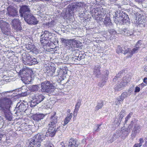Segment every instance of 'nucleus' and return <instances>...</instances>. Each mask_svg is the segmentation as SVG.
Returning a JSON list of instances; mask_svg holds the SVG:
<instances>
[{"instance_id": "nucleus-55", "label": "nucleus", "mask_w": 147, "mask_h": 147, "mask_svg": "<svg viewBox=\"0 0 147 147\" xmlns=\"http://www.w3.org/2000/svg\"><path fill=\"white\" fill-rule=\"evenodd\" d=\"M109 32L111 34V33H112L113 34H115L116 33V32L114 30L112 29L110 30Z\"/></svg>"}, {"instance_id": "nucleus-42", "label": "nucleus", "mask_w": 147, "mask_h": 147, "mask_svg": "<svg viewBox=\"0 0 147 147\" xmlns=\"http://www.w3.org/2000/svg\"><path fill=\"white\" fill-rule=\"evenodd\" d=\"M125 35H126L127 36H134V35L133 33L132 32H130L129 31L127 30V31H125Z\"/></svg>"}, {"instance_id": "nucleus-10", "label": "nucleus", "mask_w": 147, "mask_h": 147, "mask_svg": "<svg viewBox=\"0 0 147 147\" xmlns=\"http://www.w3.org/2000/svg\"><path fill=\"white\" fill-rule=\"evenodd\" d=\"M92 12L95 15V20L98 22L102 21L106 13L105 11L102 8L101 9L100 8L94 9L92 10Z\"/></svg>"}, {"instance_id": "nucleus-35", "label": "nucleus", "mask_w": 147, "mask_h": 147, "mask_svg": "<svg viewBox=\"0 0 147 147\" xmlns=\"http://www.w3.org/2000/svg\"><path fill=\"white\" fill-rule=\"evenodd\" d=\"M77 56H74L72 58H69L68 60L71 62L72 63H78V59L77 58Z\"/></svg>"}, {"instance_id": "nucleus-57", "label": "nucleus", "mask_w": 147, "mask_h": 147, "mask_svg": "<svg viewBox=\"0 0 147 147\" xmlns=\"http://www.w3.org/2000/svg\"><path fill=\"white\" fill-rule=\"evenodd\" d=\"M47 131V129L46 128H44L42 130V133H41V134L39 133L40 135L41 134H44V132H45ZM43 135H44L43 134Z\"/></svg>"}, {"instance_id": "nucleus-61", "label": "nucleus", "mask_w": 147, "mask_h": 147, "mask_svg": "<svg viewBox=\"0 0 147 147\" xmlns=\"http://www.w3.org/2000/svg\"><path fill=\"white\" fill-rule=\"evenodd\" d=\"M77 112L78 111H75L74 110V117H76V116L77 114Z\"/></svg>"}, {"instance_id": "nucleus-46", "label": "nucleus", "mask_w": 147, "mask_h": 147, "mask_svg": "<svg viewBox=\"0 0 147 147\" xmlns=\"http://www.w3.org/2000/svg\"><path fill=\"white\" fill-rule=\"evenodd\" d=\"M121 96L124 98H125L126 97L129 96L126 92H124L122 94Z\"/></svg>"}, {"instance_id": "nucleus-31", "label": "nucleus", "mask_w": 147, "mask_h": 147, "mask_svg": "<svg viewBox=\"0 0 147 147\" xmlns=\"http://www.w3.org/2000/svg\"><path fill=\"white\" fill-rule=\"evenodd\" d=\"M103 105V102L102 100H98L97 102V105L95 108V111H98L102 107Z\"/></svg>"}, {"instance_id": "nucleus-7", "label": "nucleus", "mask_w": 147, "mask_h": 147, "mask_svg": "<svg viewBox=\"0 0 147 147\" xmlns=\"http://www.w3.org/2000/svg\"><path fill=\"white\" fill-rule=\"evenodd\" d=\"M41 91L42 92H46L47 93L55 94V91L57 88L53 84L49 81H45L41 84Z\"/></svg>"}, {"instance_id": "nucleus-32", "label": "nucleus", "mask_w": 147, "mask_h": 147, "mask_svg": "<svg viewBox=\"0 0 147 147\" xmlns=\"http://www.w3.org/2000/svg\"><path fill=\"white\" fill-rule=\"evenodd\" d=\"M26 48L27 50L30 51L34 52V51H36V49L35 48V46L34 45L27 44L26 45Z\"/></svg>"}, {"instance_id": "nucleus-3", "label": "nucleus", "mask_w": 147, "mask_h": 147, "mask_svg": "<svg viewBox=\"0 0 147 147\" xmlns=\"http://www.w3.org/2000/svg\"><path fill=\"white\" fill-rule=\"evenodd\" d=\"M115 15L114 20L116 23L123 24H129V18L126 13L118 11L116 12Z\"/></svg>"}, {"instance_id": "nucleus-5", "label": "nucleus", "mask_w": 147, "mask_h": 147, "mask_svg": "<svg viewBox=\"0 0 147 147\" xmlns=\"http://www.w3.org/2000/svg\"><path fill=\"white\" fill-rule=\"evenodd\" d=\"M42 34L41 36L40 41L41 43L43 45L47 44V41L50 40L53 42L55 41V34L48 31H45L42 32Z\"/></svg>"}, {"instance_id": "nucleus-14", "label": "nucleus", "mask_w": 147, "mask_h": 147, "mask_svg": "<svg viewBox=\"0 0 147 147\" xmlns=\"http://www.w3.org/2000/svg\"><path fill=\"white\" fill-rule=\"evenodd\" d=\"M28 105L27 102L23 101L21 103H18L15 109L17 113L20 112H24L27 109Z\"/></svg>"}, {"instance_id": "nucleus-12", "label": "nucleus", "mask_w": 147, "mask_h": 147, "mask_svg": "<svg viewBox=\"0 0 147 147\" xmlns=\"http://www.w3.org/2000/svg\"><path fill=\"white\" fill-rule=\"evenodd\" d=\"M134 23L136 26L141 27H144L147 25L144 16L140 14L136 16Z\"/></svg>"}, {"instance_id": "nucleus-40", "label": "nucleus", "mask_w": 147, "mask_h": 147, "mask_svg": "<svg viewBox=\"0 0 147 147\" xmlns=\"http://www.w3.org/2000/svg\"><path fill=\"white\" fill-rule=\"evenodd\" d=\"M101 125L96 124L94 127L93 131L96 132H98L100 130Z\"/></svg>"}, {"instance_id": "nucleus-47", "label": "nucleus", "mask_w": 147, "mask_h": 147, "mask_svg": "<svg viewBox=\"0 0 147 147\" xmlns=\"http://www.w3.org/2000/svg\"><path fill=\"white\" fill-rule=\"evenodd\" d=\"M105 81H101L98 84V85L100 87H102L105 84Z\"/></svg>"}, {"instance_id": "nucleus-49", "label": "nucleus", "mask_w": 147, "mask_h": 147, "mask_svg": "<svg viewBox=\"0 0 147 147\" xmlns=\"http://www.w3.org/2000/svg\"><path fill=\"white\" fill-rule=\"evenodd\" d=\"M104 74L106 78L109 74V71L108 70H105L104 72Z\"/></svg>"}, {"instance_id": "nucleus-62", "label": "nucleus", "mask_w": 147, "mask_h": 147, "mask_svg": "<svg viewBox=\"0 0 147 147\" xmlns=\"http://www.w3.org/2000/svg\"><path fill=\"white\" fill-rule=\"evenodd\" d=\"M24 0H13V1L18 2H23Z\"/></svg>"}, {"instance_id": "nucleus-44", "label": "nucleus", "mask_w": 147, "mask_h": 147, "mask_svg": "<svg viewBox=\"0 0 147 147\" xmlns=\"http://www.w3.org/2000/svg\"><path fill=\"white\" fill-rule=\"evenodd\" d=\"M80 105L81 103L79 102H78L75 106V108L74 110L75 111H78Z\"/></svg>"}, {"instance_id": "nucleus-63", "label": "nucleus", "mask_w": 147, "mask_h": 147, "mask_svg": "<svg viewBox=\"0 0 147 147\" xmlns=\"http://www.w3.org/2000/svg\"><path fill=\"white\" fill-rule=\"evenodd\" d=\"M110 140V142H113V139L111 140Z\"/></svg>"}, {"instance_id": "nucleus-26", "label": "nucleus", "mask_w": 147, "mask_h": 147, "mask_svg": "<svg viewBox=\"0 0 147 147\" xmlns=\"http://www.w3.org/2000/svg\"><path fill=\"white\" fill-rule=\"evenodd\" d=\"M125 113V111L124 110H121V111L119 115V118L117 120H115V122L117 125H118L121 123V122L124 116Z\"/></svg>"}, {"instance_id": "nucleus-15", "label": "nucleus", "mask_w": 147, "mask_h": 147, "mask_svg": "<svg viewBox=\"0 0 147 147\" xmlns=\"http://www.w3.org/2000/svg\"><path fill=\"white\" fill-rule=\"evenodd\" d=\"M0 26L3 34L8 35L9 33L10 29L9 24L6 22L1 20L0 21Z\"/></svg>"}, {"instance_id": "nucleus-21", "label": "nucleus", "mask_w": 147, "mask_h": 147, "mask_svg": "<svg viewBox=\"0 0 147 147\" xmlns=\"http://www.w3.org/2000/svg\"><path fill=\"white\" fill-rule=\"evenodd\" d=\"M101 68L100 65H95L93 69V74L96 77H99L101 74L100 69Z\"/></svg>"}, {"instance_id": "nucleus-22", "label": "nucleus", "mask_w": 147, "mask_h": 147, "mask_svg": "<svg viewBox=\"0 0 147 147\" xmlns=\"http://www.w3.org/2000/svg\"><path fill=\"white\" fill-rule=\"evenodd\" d=\"M57 73L58 77L60 79L62 80L65 78L67 71L65 69H61L59 71H58Z\"/></svg>"}, {"instance_id": "nucleus-9", "label": "nucleus", "mask_w": 147, "mask_h": 147, "mask_svg": "<svg viewBox=\"0 0 147 147\" xmlns=\"http://www.w3.org/2000/svg\"><path fill=\"white\" fill-rule=\"evenodd\" d=\"M22 59L23 63L25 65H31L38 63V62L36 58L31 57L28 54H23Z\"/></svg>"}, {"instance_id": "nucleus-36", "label": "nucleus", "mask_w": 147, "mask_h": 147, "mask_svg": "<svg viewBox=\"0 0 147 147\" xmlns=\"http://www.w3.org/2000/svg\"><path fill=\"white\" fill-rule=\"evenodd\" d=\"M124 47H125L126 48H127L126 47H124L123 48H122L120 46H118L117 49V53H122L124 54V52L125 50L124 49Z\"/></svg>"}, {"instance_id": "nucleus-18", "label": "nucleus", "mask_w": 147, "mask_h": 147, "mask_svg": "<svg viewBox=\"0 0 147 147\" xmlns=\"http://www.w3.org/2000/svg\"><path fill=\"white\" fill-rule=\"evenodd\" d=\"M12 28L17 31H20L22 28L20 25V22L18 19H14L11 22Z\"/></svg>"}, {"instance_id": "nucleus-13", "label": "nucleus", "mask_w": 147, "mask_h": 147, "mask_svg": "<svg viewBox=\"0 0 147 147\" xmlns=\"http://www.w3.org/2000/svg\"><path fill=\"white\" fill-rule=\"evenodd\" d=\"M86 4L83 2H76L73 3L71 6L70 7V9L71 11H80L83 8H85Z\"/></svg>"}, {"instance_id": "nucleus-29", "label": "nucleus", "mask_w": 147, "mask_h": 147, "mask_svg": "<svg viewBox=\"0 0 147 147\" xmlns=\"http://www.w3.org/2000/svg\"><path fill=\"white\" fill-rule=\"evenodd\" d=\"M124 86L122 85L121 82H119L116 84L114 87V90L115 92H117L121 90Z\"/></svg>"}, {"instance_id": "nucleus-2", "label": "nucleus", "mask_w": 147, "mask_h": 147, "mask_svg": "<svg viewBox=\"0 0 147 147\" xmlns=\"http://www.w3.org/2000/svg\"><path fill=\"white\" fill-rule=\"evenodd\" d=\"M12 104V102L9 98H0V111L4 113L6 119L9 121L12 119V115L9 111V109Z\"/></svg>"}, {"instance_id": "nucleus-39", "label": "nucleus", "mask_w": 147, "mask_h": 147, "mask_svg": "<svg viewBox=\"0 0 147 147\" xmlns=\"http://www.w3.org/2000/svg\"><path fill=\"white\" fill-rule=\"evenodd\" d=\"M130 131L131 129L129 125L128 128H127L126 130H125V131H123L122 133L125 136H127L128 135L129 133L130 132Z\"/></svg>"}, {"instance_id": "nucleus-45", "label": "nucleus", "mask_w": 147, "mask_h": 147, "mask_svg": "<svg viewBox=\"0 0 147 147\" xmlns=\"http://www.w3.org/2000/svg\"><path fill=\"white\" fill-rule=\"evenodd\" d=\"M132 113L131 112L129 114L127 115V116L125 118V123H126V122L128 121V120L131 117L132 115Z\"/></svg>"}, {"instance_id": "nucleus-64", "label": "nucleus", "mask_w": 147, "mask_h": 147, "mask_svg": "<svg viewBox=\"0 0 147 147\" xmlns=\"http://www.w3.org/2000/svg\"><path fill=\"white\" fill-rule=\"evenodd\" d=\"M62 147H65L64 146H62Z\"/></svg>"}, {"instance_id": "nucleus-53", "label": "nucleus", "mask_w": 147, "mask_h": 147, "mask_svg": "<svg viewBox=\"0 0 147 147\" xmlns=\"http://www.w3.org/2000/svg\"><path fill=\"white\" fill-rule=\"evenodd\" d=\"M139 141L140 142L139 143L140 144H141V145H142V143L144 142V141L143 140V138H140V139Z\"/></svg>"}, {"instance_id": "nucleus-51", "label": "nucleus", "mask_w": 147, "mask_h": 147, "mask_svg": "<svg viewBox=\"0 0 147 147\" xmlns=\"http://www.w3.org/2000/svg\"><path fill=\"white\" fill-rule=\"evenodd\" d=\"M49 0H28V1L29 2H32L33 1H49Z\"/></svg>"}, {"instance_id": "nucleus-30", "label": "nucleus", "mask_w": 147, "mask_h": 147, "mask_svg": "<svg viewBox=\"0 0 147 147\" xmlns=\"http://www.w3.org/2000/svg\"><path fill=\"white\" fill-rule=\"evenodd\" d=\"M55 68L54 67L51 66L49 69H47V72L50 76H53L55 72Z\"/></svg>"}, {"instance_id": "nucleus-33", "label": "nucleus", "mask_w": 147, "mask_h": 147, "mask_svg": "<svg viewBox=\"0 0 147 147\" xmlns=\"http://www.w3.org/2000/svg\"><path fill=\"white\" fill-rule=\"evenodd\" d=\"M130 81V79L126 76L123 78V79L121 82L124 86L126 85Z\"/></svg>"}, {"instance_id": "nucleus-4", "label": "nucleus", "mask_w": 147, "mask_h": 147, "mask_svg": "<svg viewBox=\"0 0 147 147\" xmlns=\"http://www.w3.org/2000/svg\"><path fill=\"white\" fill-rule=\"evenodd\" d=\"M61 42L65 44L68 49H71L72 50H74L75 48L79 47L81 44L80 41L74 39L69 40L61 38Z\"/></svg>"}, {"instance_id": "nucleus-60", "label": "nucleus", "mask_w": 147, "mask_h": 147, "mask_svg": "<svg viewBox=\"0 0 147 147\" xmlns=\"http://www.w3.org/2000/svg\"><path fill=\"white\" fill-rule=\"evenodd\" d=\"M5 135V134H0V142H1V141L2 138L3 137V136H4Z\"/></svg>"}, {"instance_id": "nucleus-27", "label": "nucleus", "mask_w": 147, "mask_h": 147, "mask_svg": "<svg viewBox=\"0 0 147 147\" xmlns=\"http://www.w3.org/2000/svg\"><path fill=\"white\" fill-rule=\"evenodd\" d=\"M45 116L42 114L35 115L33 117V119L36 122H37L41 119H43Z\"/></svg>"}, {"instance_id": "nucleus-23", "label": "nucleus", "mask_w": 147, "mask_h": 147, "mask_svg": "<svg viewBox=\"0 0 147 147\" xmlns=\"http://www.w3.org/2000/svg\"><path fill=\"white\" fill-rule=\"evenodd\" d=\"M13 92V91H4L3 92L0 93V94L3 97H0L1 98H7L10 99L11 101H12V96L11 93Z\"/></svg>"}, {"instance_id": "nucleus-8", "label": "nucleus", "mask_w": 147, "mask_h": 147, "mask_svg": "<svg viewBox=\"0 0 147 147\" xmlns=\"http://www.w3.org/2000/svg\"><path fill=\"white\" fill-rule=\"evenodd\" d=\"M137 121L138 120L136 119H133L131 121L130 124L129 125L131 129L133 125H134L131 135V138L132 139H134L137 134L140 133L141 129L140 126L137 123Z\"/></svg>"}, {"instance_id": "nucleus-54", "label": "nucleus", "mask_w": 147, "mask_h": 147, "mask_svg": "<svg viewBox=\"0 0 147 147\" xmlns=\"http://www.w3.org/2000/svg\"><path fill=\"white\" fill-rule=\"evenodd\" d=\"M143 82L147 84V77H145L143 79Z\"/></svg>"}, {"instance_id": "nucleus-25", "label": "nucleus", "mask_w": 147, "mask_h": 147, "mask_svg": "<svg viewBox=\"0 0 147 147\" xmlns=\"http://www.w3.org/2000/svg\"><path fill=\"white\" fill-rule=\"evenodd\" d=\"M78 143L76 140L71 138L69 140L68 147H78Z\"/></svg>"}, {"instance_id": "nucleus-28", "label": "nucleus", "mask_w": 147, "mask_h": 147, "mask_svg": "<svg viewBox=\"0 0 147 147\" xmlns=\"http://www.w3.org/2000/svg\"><path fill=\"white\" fill-rule=\"evenodd\" d=\"M40 88V85H36L30 86L29 87L28 89L31 91L35 92L38 91Z\"/></svg>"}, {"instance_id": "nucleus-38", "label": "nucleus", "mask_w": 147, "mask_h": 147, "mask_svg": "<svg viewBox=\"0 0 147 147\" xmlns=\"http://www.w3.org/2000/svg\"><path fill=\"white\" fill-rule=\"evenodd\" d=\"M143 46L142 42L141 40L138 41L135 45V47H138V49L139 50L140 48L143 47Z\"/></svg>"}, {"instance_id": "nucleus-41", "label": "nucleus", "mask_w": 147, "mask_h": 147, "mask_svg": "<svg viewBox=\"0 0 147 147\" xmlns=\"http://www.w3.org/2000/svg\"><path fill=\"white\" fill-rule=\"evenodd\" d=\"M84 53L82 54V53H80L79 54L78 56H77L76 57L77 59H78V61L84 58Z\"/></svg>"}, {"instance_id": "nucleus-17", "label": "nucleus", "mask_w": 147, "mask_h": 147, "mask_svg": "<svg viewBox=\"0 0 147 147\" xmlns=\"http://www.w3.org/2000/svg\"><path fill=\"white\" fill-rule=\"evenodd\" d=\"M137 47H135L131 50V49L129 48H124V49L125 50L124 54L125 55L127 54V57L128 58L131 57L134 54L137 53L138 52L139 49Z\"/></svg>"}, {"instance_id": "nucleus-11", "label": "nucleus", "mask_w": 147, "mask_h": 147, "mask_svg": "<svg viewBox=\"0 0 147 147\" xmlns=\"http://www.w3.org/2000/svg\"><path fill=\"white\" fill-rule=\"evenodd\" d=\"M32 70L26 67V66L24 67L20 70L19 75L23 81L27 80L28 78L30 77V74L31 73Z\"/></svg>"}, {"instance_id": "nucleus-59", "label": "nucleus", "mask_w": 147, "mask_h": 147, "mask_svg": "<svg viewBox=\"0 0 147 147\" xmlns=\"http://www.w3.org/2000/svg\"><path fill=\"white\" fill-rule=\"evenodd\" d=\"M45 147H53V146L52 144H50L46 146Z\"/></svg>"}, {"instance_id": "nucleus-34", "label": "nucleus", "mask_w": 147, "mask_h": 147, "mask_svg": "<svg viewBox=\"0 0 147 147\" xmlns=\"http://www.w3.org/2000/svg\"><path fill=\"white\" fill-rule=\"evenodd\" d=\"M104 23L106 25H111L112 24V23L109 17L106 16L105 18Z\"/></svg>"}, {"instance_id": "nucleus-56", "label": "nucleus", "mask_w": 147, "mask_h": 147, "mask_svg": "<svg viewBox=\"0 0 147 147\" xmlns=\"http://www.w3.org/2000/svg\"><path fill=\"white\" fill-rule=\"evenodd\" d=\"M146 85H145L143 83H142L139 85V87H141L142 88H143Z\"/></svg>"}, {"instance_id": "nucleus-20", "label": "nucleus", "mask_w": 147, "mask_h": 147, "mask_svg": "<svg viewBox=\"0 0 147 147\" xmlns=\"http://www.w3.org/2000/svg\"><path fill=\"white\" fill-rule=\"evenodd\" d=\"M7 13L9 16L13 17L16 16L17 15L18 11L16 8L12 6H9L7 9Z\"/></svg>"}, {"instance_id": "nucleus-43", "label": "nucleus", "mask_w": 147, "mask_h": 147, "mask_svg": "<svg viewBox=\"0 0 147 147\" xmlns=\"http://www.w3.org/2000/svg\"><path fill=\"white\" fill-rule=\"evenodd\" d=\"M124 99V98L121 96L117 101L116 102V104L118 105L121 103V102L123 101Z\"/></svg>"}, {"instance_id": "nucleus-24", "label": "nucleus", "mask_w": 147, "mask_h": 147, "mask_svg": "<svg viewBox=\"0 0 147 147\" xmlns=\"http://www.w3.org/2000/svg\"><path fill=\"white\" fill-rule=\"evenodd\" d=\"M57 117L56 116V114L55 113L53 116H51L49 125L56 127V124L57 122Z\"/></svg>"}, {"instance_id": "nucleus-48", "label": "nucleus", "mask_w": 147, "mask_h": 147, "mask_svg": "<svg viewBox=\"0 0 147 147\" xmlns=\"http://www.w3.org/2000/svg\"><path fill=\"white\" fill-rule=\"evenodd\" d=\"M140 88L138 86H136L135 88L134 92H140Z\"/></svg>"}, {"instance_id": "nucleus-19", "label": "nucleus", "mask_w": 147, "mask_h": 147, "mask_svg": "<svg viewBox=\"0 0 147 147\" xmlns=\"http://www.w3.org/2000/svg\"><path fill=\"white\" fill-rule=\"evenodd\" d=\"M30 10L28 7L25 5L22 7L19 11L20 16L22 17H25L27 15L30 14Z\"/></svg>"}, {"instance_id": "nucleus-37", "label": "nucleus", "mask_w": 147, "mask_h": 147, "mask_svg": "<svg viewBox=\"0 0 147 147\" xmlns=\"http://www.w3.org/2000/svg\"><path fill=\"white\" fill-rule=\"evenodd\" d=\"M71 114V113L70 115H69L65 118L64 121V123L63 125L64 126H65V125H66V124L69 122L72 116Z\"/></svg>"}, {"instance_id": "nucleus-16", "label": "nucleus", "mask_w": 147, "mask_h": 147, "mask_svg": "<svg viewBox=\"0 0 147 147\" xmlns=\"http://www.w3.org/2000/svg\"><path fill=\"white\" fill-rule=\"evenodd\" d=\"M25 21L28 24L32 25H36L38 24V21L31 14L27 15L24 17Z\"/></svg>"}, {"instance_id": "nucleus-52", "label": "nucleus", "mask_w": 147, "mask_h": 147, "mask_svg": "<svg viewBox=\"0 0 147 147\" xmlns=\"http://www.w3.org/2000/svg\"><path fill=\"white\" fill-rule=\"evenodd\" d=\"M132 92V90L131 89H129L127 92V93L128 94V95L129 96L131 94V93Z\"/></svg>"}, {"instance_id": "nucleus-50", "label": "nucleus", "mask_w": 147, "mask_h": 147, "mask_svg": "<svg viewBox=\"0 0 147 147\" xmlns=\"http://www.w3.org/2000/svg\"><path fill=\"white\" fill-rule=\"evenodd\" d=\"M142 145L140 143L135 144L134 146V147H140Z\"/></svg>"}, {"instance_id": "nucleus-58", "label": "nucleus", "mask_w": 147, "mask_h": 147, "mask_svg": "<svg viewBox=\"0 0 147 147\" xmlns=\"http://www.w3.org/2000/svg\"><path fill=\"white\" fill-rule=\"evenodd\" d=\"M26 91L25 92H22V94L23 96H26V95H27V93L26 92Z\"/></svg>"}, {"instance_id": "nucleus-6", "label": "nucleus", "mask_w": 147, "mask_h": 147, "mask_svg": "<svg viewBox=\"0 0 147 147\" xmlns=\"http://www.w3.org/2000/svg\"><path fill=\"white\" fill-rule=\"evenodd\" d=\"M30 97L31 100L30 107H33L42 102L45 98L43 95L41 93H37L35 94H31Z\"/></svg>"}, {"instance_id": "nucleus-1", "label": "nucleus", "mask_w": 147, "mask_h": 147, "mask_svg": "<svg viewBox=\"0 0 147 147\" xmlns=\"http://www.w3.org/2000/svg\"><path fill=\"white\" fill-rule=\"evenodd\" d=\"M49 129L48 132H46V135H40V134H38L35 136L33 137V139H31L28 145L29 147H40L41 146V142L44 140L46 137L49 136L52 137L54 136L56 131L60 130L63 131L61 128H63V127H60L59 128L57 127L56 129V127L50 126L48 125ZM65 128L63 129V131L65 130Z\"/></svg>"}]
</instances>
